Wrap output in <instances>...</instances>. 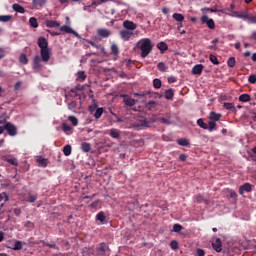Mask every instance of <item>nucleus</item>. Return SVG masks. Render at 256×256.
Wrapping results in <instances>:
<instances>
[{
	"label": "nucleus",
	"instance_id": "3",
	"mask_svg": "<svg viewBox=\"0 0 256 256\" xmlns=\"http://www.w3.org/2000/svg\"><path fill=\"white\" fill-rule=\"evenodd\" d=\"M202 25H207L208 29H215V21L212 18H209L207 15H203L200 18Z\"/></svg>",
	"mask_w": 256,
	"mask_h": 256
},
{
	"label": "nucleus",
	"instance_id": "44",
	"mask_svg": "<svg viewBox=\"0 0 256 256\" xmlns=\"http://www.w3.org/2000/svg\"><path fill=\"white\" fill-rule=\"evenodd\" d=\"M209 59L213 65H219V59H217V56L210 54Z\"/></svg>",
	"mask_w": 256,
	"mask_h": 256
},
{
	"label": "nucleus",
	"instance_id": "9",
	"mask_svg": "<svg viewBox=\"0 0 256 256\" xmlns=\"http://www.w3.org/2000/svg\"><path fill=\"white\" fill-rule=\"evenodd\" d=\"M123 27L126 29V31H135V29H137V24H135L132 21L129 20H125L123 22Z\"/></svg>",
	"mask_w": 256,
	"mask_h": 256
},
{
	"label": "nucleus",
	"instance_id": "32",
	"mask_svg": "<svg viewBox=\"0 0 256 256\" xmlns=\"http://www.w3.org/2000/svg\"><path fill=\"white\" fill-rule=\"evenodd\" d=\"M77 79L78 81H85V79H87V74H85V71H79L77 73Z\"/></svg>",
	"mask_w": 256,
	"mask_h": 256
},
{
	"label": "nucleus",
	"instance_id": "42",
	"mask_svg": "<svg viewBox=\"0 0 256 256\" xmlns=\"http://www.w3.org/2000/svg\"><path fill=\"white\" fill-rule=\"evenodd\" d=\"M19 61L23 65H27L29 63V60L27 59V55H25V54L20 55Z\"/></svg>",
	"mask_w": 256,
	"mask_h": 256
},
{
	"label": "nucleus",
	"instance_id": "47",
	"mask_svg": "<svg viewBox=\"0 0 256 256\" xmlns=\"http://www.w3.org/2000/svg\"><path fill=\"white\" fill-rule=\"evenodd\" d=\"M111 52L113 55H119V47L117 46V44L111 45Z\"/></svg>",
	"mask_w": 256,
	"mask_h": 256
},
{
	"label": "nucleus",
	"instance_id": "12",
	"mask_svg": "<svg viewBox=\"0 0 256 256\" xmlns=\"http://www.w3.org/2000/svg\"><path fill=\"white\" fill-rule=\"evenodd\" d=\"M132 127L134 128H138V127H151V121L147 120V119H140L139 120V124H133Z\"/></svg>",
	"mask_w": 256,
	"mask_h": 256
},
{
	"label": "nucleus",
	"instance_id": "41",
	"mask_svg": "<svg viewBox=\"0 0 256 256\" xmlns=\"http://www.w3.org/2000/svg\"><path fill=\"white\" fill-rule=\"evenodd\" d=\"M97 221H100V223H105V214L103 212H99L96 215Z\"/></svg>",
	"mask_w": 256,
	"mask_h": 256
},
{
	"label": "nucleus",
	"instance_id": "43",
	"mask_svg": "<svg viewBox=\"0 0 256 256\" xmlns=\"http://www.w3.org/2000/svg\"><path fill=\"white\" fill-rule=\"evenodd\" d=\"M102 115H103V108L96 109V112L94 113L95 119H101Z\"/></svg>",
	"mask_w": 256,
	"mask_h": 256
},
{
	"label": "nucleus",
	"instance_id": "35",
	"mask_svg": "<svg viewBox=\"0 0 256 256\" xmlns=\"http://www.w3.org/2000/svg\"><path fill=\"white\" fill-rule=\"evenodd\" d=\"M37 161H38L40 167H47V165H48V163H49V161H48L47 159L41 158V157H39V158L37 159Z\"/></svg>",
	"mask_w": 256,
	"mask_h": 256
},
{
	"label": "nucleus",
	"instance_id": "40",
	"mask_svg": "<svg viewBox=\"0 0 256 256\" xmlns=\"http://www.w3.org/2000/svg\"><path fill=\"white\" fill-rule=\"evenodd\" d=\"M215 127H217V123L213 122V121H210L208 122V131L210 133H213V131H215Z\"/></svg>",
	"mask_w": 256,
	"mask_h": 256
},
{
	"label": "nucleus",
	"instance_id": "20",
	"mask_svg": "<svg viewBox=\"0 0 256 256\" xmlns=\"http://www.w3.org/2000/svg\"><path fill=\"white\" fill-rule=\"evenodd\" d=\"M86 42H88L89 45H91L92 47H95V49H99L102 53L105 52V47H103L102 45H99L91 40H86Z\"/></svg>",
	"mask_w": 256,
	"mask_h": 256
},
{
	"label": "nucleus",
	"instance_id": "31",
	"mask_svg": "<svg viewBox=\"0 0 256 256\" xmlns=\"http://www.w3.org/2000/svg\"><path fill=\"white\" fill-rule=\"evenodd\" d=\"M81 149L84 153H89L91 151V144L84 142L81 145Z\"/></svg>",
	"mask_w": 256,
	"mask_h": 256
},
{
	"label": "nucleus",
	"instance_id": "48",
	"mask_svg": "<svg viewBox=\"0 0 256 256\" xmlns=\"http://www.w3.org/2000/svg\"><path fill=\"white\" fill-rule=\"evenodd\" d=\"M172 231H174V233H181V231H183V226L180 224H174Z\"/></svg>",
	"mask_w": 256,
	"mask_h": 256
},
{
	"label": "nucleus",
	"instance_id": "62",
	"mask_svg": "<svg viewBox=\"0 0 256 256\" xmlns=\"http://www.w3.org/2000/svg\"><path fill=\"white\" fill-rule=\"evenodd\" d=\"M48 33H50V35H52L53 37L61 35V32H55V31L51 32L49 30H48Z\"/></svg>",
	"mask_w": 256,
	"mask_h": 256
},
{
	"label": "nucleus",
	"instance_id": "4",
	"mask_svg": "<svg viewBox=\"0 0 256 256\" xmlns=\"http://www.w3.org/2000/svg\"><path fill=\"white\" fill-rule=\"evenodd\" d=\"M61 33H68L70 35H74L77 39H81V35L77 33V31L73 30L69 25L60 26Z\"/></svg>",
	"mask_w": 256,
	"mask_h": 256
},
{
	"label": "nucleus",
	"instance_id": "18",
	"mask_svg": "<svg viewBox=\"0 0 256 256\" xmlns=\"http://www.w3.org/2000/svg\"><path fill=\"white\" fill-rule=\"evenodd\" d=\"M12 9L16 11V13H21V14L25 13V8L17 3L12 5Z\"/></svg>",
	"mask_w": 256,
	"mask_h": 256
},
{
	"label": "nucleus",
	"instance_id": "61",
	"mask_svg": "<svg viewBox=\"0 0 256 256\" xmlns=\"http://www.w3.org/2000/svg\"><path fill=\"white\" fill-rule=\"evenodd\" d=\"M168 83H177V78L175 76L168 77Z\"/></svg>",
	"mask_w": 256,
	"mask_h": 256
},
{
	"label": "nucleus",
	"instance_id": "57",
	"mask_svg": "<svg viewBox=\"0 0 256 256\" xmlns=\"http://www.w3.org/2000/svg\"><path fill=\"white\" fill-rule=\"evenodd\" d=\"M249 83L255 84L256 83V75L252 74L248 78Z\"/></svg>",
	"mask_w": 256,
	"mask_h": 256
},
{
	"label": "nucleus",
	"instance_id": "1",
	"mask_svg": "<svg viewBox=\"0 0 256 256\" xmlns=\"http://www.w3.org/2000/svg\"><path fill=\"white\" fill-rule=\"evenodd\" d=\"M38 47H40V56L36 55L33 59L32 68L36 73H39L43 69V63H49L51 59V52L49 49V42L45 37L38 38Z\"/></svg>",
	"mask_w": 256,
	"mask_h": 256
},
{
	"label": "nucleus",
	"instance_id": "25",
	"mask_svg": "<svg viewBox=\"0 0 256 256\" xmlns=\"http://www.w3.org/2000/svg\"><path fill=\"white\" fill-rule=\"evenodd\" d=\"M209 119H210V121H213L215 123V121H219V119H221V114H217L215 112H210Z\"/></svg>",
	"mask_w": 256,
	"mask_h": 256
},
{
	"label": "nucleus",
	"instance_id": "7",
	"mask_svg": "<svg viewBox=\"0 0 256 256\" xmlns=\"http://www.w3.org/2000/svg\"><path fill=\"white\" fill-rule=\"evenodd\" d=\"M133 35H135V33H133L131 30L120 31V37L123 39V41H129Z\"/></svg>",
	"mask_w": 256,
	"mask_h": 256
},
{
	"label": "nucleus",
	"instance_id": "19",
	"mask_svg": "<svg viewBox=\"0 0 256 256\" xmlns=\"http://www.w3.org/2000/svg\"><path fill=\"white\" fill-rule=\"evenodd\" d=\"M175 96V93L173 92V89H168L165 91L164 97L165 99H167L168 101H171L173 99V97Z\"/></svg>",
	"mask_w": 256,
	"mask_h": 256
},
{
	"label": "nucleus",
	"instance_id": "45",
	"mask_svg": "<svg viewBox=\"0 0 256 256\" xmlns=\"http://www.w3.org/2000/svg\"><path fill=\"white\" fill-rule=\"evenodd\" d=\"M73 129V127L67 123H63L62 124V131H64V133H67L69 131H71Z\"/></svg>",
	"mask_w": 256,
	"mask_h": 256
},
{
	"label": "nucleus",
	"instance_id": "13",
	"mask_svg": "<svg viewBox=\"0 0 256 256\" xmlns=\"http://www.w3.org/2000/svg\"><path fill=\"white\" fill-rule=\"evenodd\" d=\"M45 25L50 29H57V27H61V24L55 20H46Z\"/></svg>",
	"mask_w": 256,
	"mask_h": 256
},
{
	"label": "nucleus",
	"instance_id": "29",
	"mask_svg": "<svg viewBox=\"0 0 256 256\" xmlns=\"http://www.w3.org/2000/svg\"><path fill=\"white\" fill-rule=\"evenodd\" d=\"M178 145H180L181 147H189V140L185 139V138H180L177 140Z\"/></svg>",
	"mask_w": 256,
	"mask_h": 256
},
{
	"label": "nucleus",
	"instance_id": "55",
	"mask_svg": "<svg viewBox=\"0 0 256 256\" xmlns=\"http://www.w3.org/2000/svg\"><path fill=\"white\" fill-rule=\"evenodd\" d=\"M76 107H77V101H71L68 104V109H70V110L76 109Z\"/></svg>",
	"mask_w": 256,
	"mask_h": 256
},
{
	"label": "nucleus",
	"instance_id": "30",
	"mask_svg": "<svg viewBox=\"0 0 256 256\" xmlns=\"http://www.w3.org/2000/svg\"><path fill=\"white\" fill-rule=\"evenodd\" d=\"M13 19L12 15H0V22L1 23H9V21Z\"/></svg>",
	"mask_w": 256,
	"mask_h": 256
},
{
	"label": "nucleus",
	"instance_id": "21",
	"mask_svg": "<svg viewBox=\"0 0 256 256\" xmlns=\"http://www.w3.org/2000/svg\"><path fill=\"white\" fill-rule=\"evenodd\" d=\"M157 48L159 49V51H161V53H165V51L169 49V45H167V43L165 42H160L157 44Z\"/></svg>",
	"mask_w": 256,
	"mask_h": 256
},
{
	"label": "nucleus",
	"instance_id": "51",
	"mask_svg": "<svg viewBox=\"0 0 256 256\" xmlns=\"http://www.w3.org/2000/svg\"><path fill=\"white\" fill-rule=\"evenodd\" d=\"M147 109H155L157 107V102L150 101L146 104Z\"/></svg>",
	"mask_w": 256,
	"mask_h": 256
},
{
	"label": "nucleus",
	"instance_id": "11",
	"mask_svg": "<svg viewBox=\"0 0 256 256\" xmlns=\"http://www.w3.org/2000/svg\"><path fill=\"white\" fill-rule=\"evenodd\" d=\"M123 97V101L127 107H135V104L137 103L135 99L131 98L129 95H124Z\"/></svg>",
	"mask_w": 256,
	"mask_h": 256
},
{
	"label": "nucleus",
	"instance_id": "37",
	"mask_svg": "<svg viewBox=\"0 0 256 256\" xmlns=\"http://www.w3.org/2000/svg\"><path fill=\"white\" fill-rule=\"evenodd\" d=\"M30 26H32L34 29H37L39 27V24L37 23V18L31 17L29 19Z\"/></svg>",
	"mask_w": 256,
	"mask_h": 256
},
{
	"label": "nucleus",
	"instance_id": "10",
	"mask_svg": "<svg viewBox=\"0 0 256 256\" xmlns=\"http://www.w3.org/2000/svg\"><path fill=\"white\" fill-rule=\"evenodd\" d=\"M97 35L102 37L103 39H107V37H111V30L105 28H99L97 30Z\"/></svg>",
	"mask_w": 256,
	"mask_h": 256
},
{
	"label": "nucleus",
	"instance_id": "36",
	"mask_svg": "<svg viewBox=\"0 0 256 256\" xmlns=\"http://www.w3.org/2000/svg\"><path fill=\"white\" fill-rule=\"evenodd\" d=\"M68 121H70L74 127L79 125V120L75 116H69Z\"/></svg>",
	"mask_w": 256,
	"mask_h": 256
},
{
	"label": "nucleus",
	"instance_id": "34",
	"mask_svg": "<svg viewBox=\"0 0 256 256\" xmlns=\"http://www.w3.org/2000/svg\"><path fill=\"white\" fill-rule=\"evenodd\" d=\"M71 145H66L63 147V154L66 156V157H69V155H71Z\"/></svg>",
	"mask_w": 256,
	"mask_h": 256
},
{
	"label": "nucleus",
	"instance_id": "59",
	"mask_svg": "<svg viewBox=\"0 0 256 256\" xmlns=\"http://www.w3.org/2000/svg\"><path fill=\"white\" fill-rule=\"evenodd\" d=\"M196 255H197V256H205V250H203V249H197V250H196Z\"/></svg>",
	"mask_w": 256,
	"mask_h": 256
},
{
	"label": "nucleus",
	"instance_id": "60",
	"mask_svg": "<svg viewBox=\"0 0 256 256\" xmlns=\"http://www.w3.org/2000/svg\"><path fill=\"white\" fill-rule=\"evenodd\" d=\"M229 197H230V199H237V192L230 190Z\"/></svg>",
	"mask_w": 256,
	"mask_h": 256
},
{
	"label": "nucleus",
	"instance_id": "39",
	"mask_svg": "<svg viewBox=\"0 0 256 256\" xmlns=\"http://www.w3.org/2000/svg\"><path fill=\"white\" fill-rule=\"evenodd\" d=\"M161 85H162L161 79L155 78V79L153 80V87H154L155 89H161Z\"/></svg>",
	"mask_w": 256,
	"mask_h": 256
},
{
	"label": "nucleus",
	"instance_id": "56",
	"mask_svg": "<svg viewBox=\"0 0 256 256\" xmlns=\"http://www.w3.org/2000/svg\"><path fill=\"white\" fill-rule=\"evenodd\" d=\"M160 123H163V125H171V122L167 118H160L159 119Z\"/></svg>",
	"mask_w": 256,
	"mask_h": 256
},
{
	"label": "nucleus",
	"instance_id": "8",
	"mask_svg": "<svg viewBox=\"0 0 256 256\" xmlns=\"http://www.w3.org/2000/svg\"><path fill=\"white\" fill-rule=\"evenodd\" d=\"M253 191V186L249 183H245L244 185L239 187V194L243 195V193H251Z\"/></svg>",
	"mask_w": 256,
	"mask_h": 256
},
{
	"label": "nucleus",
	"instance_id": "58",
	"mask_svg": "<svg viewBox=\"0 0 256 256\" xmlns=\"http://www.w3.org/2000/svg\"><path fill=\"white\" fill-rule=\"evenodd\" d=\"M35 201H37V196L29 194V202L35 203Z\"/></svg>",
	"mask_w": 256,
	"mask_h": 256
},
{
	"label": "nucleus",
	"instance_id": "15",
	"mask_svg": "<svg viewBox=\"0 0 256 256\" xmlns=\"http://www.w3.org/2000/svg\"><path fill=\"white\" fill-rule=\"evenodd\" d=\"M193 75H201L203 73V64H197L192 68Z\"/></svg>",
	"mask_w": 256,
	"mask_h": 256
},
{
	"label": "nucleus",
	"instance_id": "28",
	"mask_svg": "<svg viewBox=\"0 0 256 256\" xmlns=\"http://www.w3.org/2000/svg\"><path fill=\"white\" fill-rule=\"evenodd\" d=\"M195 199H196L197 203H206V205H209V200H205V197H203V195H201V194H197L195 196Z\"/></svg>",
	"mask_w": 256,
	"mask_h": 256
},
{
	"label": "nucleus",
	"instance_id": "38",
	"mask_svg": "<svg viewBox=\"0 0 256 256\" xmlns=\"http://www.w3.org/2000/svg\"><path fill=\"white\" fill-rule=\"evenodd\" d=\"M197 125H199L201 129H209V125H207L202 118L197 120Z\"/></svg>",
	"mask_w": 256,
	"mask_h": 256
},
{
	"label": "nucleus",
	"instance_id": "63",
	"mask_svg": "<svg viewBox=\"0 0 256 256\" xmlns=\"http://www.w3.org/2000/svg\"><path fill=\"white\" fill-rule=\"evenodd\" d=\"M179 159H180L181 161H187V155H185V154H180Z\"/></svg>",
	"mask_w": 256,
	"mask_h": 256
},
{
	"label": "nucleus",
	"instance_id": "54",
	"mask_svg": "<svg viewBox=\"0 0 256 256\" xmlns=\"http://www.w3.org/2000/svg\"><path fill=\"white\" fill-rule=\"evenodd\" d=\"M1 201H5V203L9 201V196L7 195V193L0 194V203Z\"/></svg>",
	"mask_w": 256,
	"mask_h": 256
},
{
	"label": "nucleus",
	"instance_id": "52",
	"mask_svg": "<svg viewBox=\"0 0 256 256\" xmlns=\"http://www.w3.org/2000/svg\"><path fill=\"white\" fill-rule=\"evenodd\" d=\"M22 87H23V82L22 81H18L14 85V91H21Z\"/></svg>",
	"mask_w": 256,
	"mask_h": 256
},
{
	"label": "nucleus",
	"instance_id": "16",
	"mask_svg": "<svg viewBox=\"0 0 256 256\" xmlns=\"http://www.w3.org/2000/svg\"><path fill=\"white\" fill-rule=\"evenodd\" d=\"M157 69L161 72V73H167L169 66L167 64H165V62H160L157 64Z\"/></svg>",
	"mask_w": 256,
	"mask_h": 256
},
{
	"label": "nucleus",
	"instance_id": "53",
	"mask_svg": "<svg viewBox=\"0 0 256 256\" xmlns=\"http://www.w3.org/2000/svg\"><path fill=\"white\" fill-rule=\"evenodd\" d=\"M170 247L171 249H173L175 251V249H179V242H177L176 240H173L171 243H170Z\"/></svg>",
	"mask_w": 256,
	"mask_h": 256
},
{
	"label": "nucleus",
	"instance_id": "22",
	"mask_svg": "<svg viewBox=\"0 0 256 256\" xmlns=\"http://www.w3.org/2000/svg\"><path fill=\"white\" fill-rule=\"evenodd\" d=\"M172 17L175 19V21H178V23H183V21H185V16H183L181 13H174Z\"/></svg>",
	"mask_w": 256,
	"mask_h": 256
},
{
	"label": "nucleus",
	"instance_id": "2",
	"mask_svg": "<svg viewBox=\"0 0 256 256\" xmlns=\"http://www.w3.org/2000/svg\"><path fill=\"white\" fill-rule=\"evenodd\" d=\"M136 47L141 51L140 57L145 59L153 51V42L149 38H142L137 42Z\"/></svg>",
	"mask_w": 256,
	"mask_h": 256
},
{
	"label": "nucleus",
	"instance_id": "6",
	"mask_svg": "<svg viewBox=\"0 0 256 256\" xmlns=\"http://www.w3.org/2000/svg\"><path fill=\"white\" fill-rule=\"evenodd\" d=\"M77 91H83V86L78 85L72 88L70 91L66 93V97H79V93Z\"/></svg>",
	"mask_w": 256,
	"mask_h": 256
},
{
	"label": "nucleus",
	"instance_id": "46",
	"mask_svg": "<svg viewBox=\"0 0 256 256\" xmlns=\"http://www.w3.org/2000/svg\"><path fill=\"white\" fill-rule=\"evenodd\" d=\"M235 57H230L227 61V65L228 67H230L231 69H233V67H235Z\"/></svg>",
	"mask_w": 256,
	"mask_h": 256
},
{
	"label": "nucleus",
	"instance_id": "14",
	"mask_svg": "<svg viewBox=\"0 0 256 256\" xmlns=\"http://www.w3.org/2000/svg\"><path fill=\"white\" fill-rule=\"evenodd\" d=\"M212 247L214 250H216L217 253H221L223 250L222 244H221V239H216L214 243H212Z\"/></svg>",
	"mask_w": 256,
	"mask_h": 256
},
{
	"label": "nucleus",
	"instance_id": "64",
	"mask_svg": "<svg viewBox=\"0 0 256 256\" xmlns=\"http://www.w3.org/2000/svg\"><path fill=\"white\" fill-rule=\"evenodd\" d=\"M208 49H211L212 51H217V44H213L211 46H208Z\"/></svg>",
	"mask_w": 256,
	"mask_h": 256
},
{
	"label": "nucleus",
	"instance_id": "27",
	"mask_svg": "<svg viewBox=\"0 0 256 256\" xmlns=\"http://www.w3.org/2000/svg\"><path fill=\"white\" fill-rule=\"evenodd\" d=\"M239 101H241L242 103H247L251 101V96L249 94H241L239 96Z\"/></svg>",
	"mask_w": 256,
	"mask_h": 256
},
{
	"label": "nucleus",
	"instance_id": "49",
	"mask_svg": "<svg viewBox=\"0 0 256 256\" xmlns=\"http://www.w3.org/2000/svg\"><path fill=\"white\" fill-rule=\"evenodd\" d=\"M223 106H224V109H228L229 111L231 110L235 111V104L233 103L225 102Z\"/></svg>",
	"mask_w": 256,
	"mask_h": 256
},
{
	"label": "nucleus",
	"instance_id": "23",
	"mask_svg": "<svg viewBox=\"0 0 256 256\" xmlns=\"http://www.w3.org/2000/svg\"><path fill=\"white\" fill-rule=\"evenodd\" d=\"M105 251H107V244H100V246L97 248L98 255H105Z\"/></svg>",
	"mask_w": 256,
	"mask_h": 256
},
{
	"label": "nucleus",
	"instance_id": "26",
	"mask_svg": "<svg viewBox=\"0 0 256 256\" xmlns=\"http://www.w3.org/2000/svg\"><path fill=\"white\" fill-rule=\"evenodd\" d=\"M34 7H44L46 5L47 0H32Z\"/></svg>",
	"mask_w": 256,
	"mask_h": 256
},
{
	"label": "nucleus",
	"instance_id": "50",
	"mask_svg": "<svg viewBox=\"0 0 256 256\" xmlns=\"http://www.w3.org/2000/svg\"><path fill=\"white\" fill-rule=\"evenodd\" d=\"M235 10V4H230L229 8H226L224 10H221V13H227V11H229V13H233V11Z\"/></svg>",
	"mask_w": 256,
	"mask_h": 256
},
{
	"label": "nucleus",
	"instance_id": "17",
	"mask_svg": "<svg viewBox=\"0 0 256 256\" xmlns=\"http://www.w3.org/2000/svg\"><path fill=\"white\" fill-rule=\"evenodd\" d=\"M3 161H6V163H9L10 165H13L14 167H17V165H19L17 158H8L7 156H4Z\"/></svg>",
	"mask_w": 256,
	"mask_h": 256
},
{
	"label": "nucleus",
	"instance_id": "24",
	"mask_svg": "<svg viewBox=\"0 0 256 256\" xmlns=\"http://www.w3.org/2000/svg\"><path fill=\"white\" fill-rule=\"evenodd\" d=\"M110 137H112V139H119V137H121V134H120L119 130L112 128L110 130Z\"/></svg>",
	"mask_w": 256,
	"mask_h": 256
},
{
	"label": "nucleus",
	"instance_id": "33",
	"mask_svg": "<svg viewBox=\"0 0 256 256\" xmlns=\"http://www.w3.org/2000/svg\"><path fill=\"white\" fill-rule=\"evenodd\" d=\"M12 249L13 251H21V249H23V242L16 241Z\"/></svg>",
	"mask_w": 256,
	"mask_h": 256
},
{
	"label": "nucleus",
	"instance_id": "5",
	"mask_svg": "<svg viewBox=\"0 0 256 256\" xmlns=\"http://www.w3.org/2000/svg\"><path fill=\"white\" fill-rule=\"evenodd\" d=\"M4 129H6L10 137H15V135H17V127L13 125L11 122L6 123L4 125Z\"/></svg>",
	"mask_w": 256,
	"mask_h": 256
}]
</instances>
